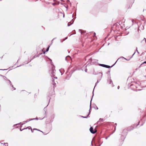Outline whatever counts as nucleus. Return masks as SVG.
I'll list each match as a JSON object with an SVG mask.
<instances>
[{
  "label": "nucleus",
  "instance_id": "33",
  "mask_svg": "<svg viewBox=\"0 0 146 146\" xmlns=\"http://www.w3.org/2000/svg\"><path fill=\"white\" fill-rule=\"evenodd\" d=\"M30 121H31V119H28L27 120H26V121L27 122H28Z\"/></svg>",
  "mask_w": 146,
  "mask_h": 146
},
{
  "label": "nucleus",
  "instance_id": "13",
  "mask_svg": "<svg viewBox=\"0 0 146 146\" xmlns=\"http://www.w3.org/2000/svg\"><path fill=\"white\" fill-rule=\"evenodd\" d=\"M74 21H73V19L70 22H68V26H69L73 24Z\"/></svg>",
  "mask_w": 146,
  "mask_h": 146
},
{
  "label": "nucleus",
  "instance_id": "55",
  "mask_svg": "<svg viewBox=\"0 0 146 146\" xmlns=\"http://www.w3.org/2000/svg\"><path fill=\"white\" fill-rule=\"evenodd\" d=\"M0 76H2V77H3L4 76L2 75H1V74H0Z\"/></svg>",
  "mask_w": 146,
  "mask_h": 146
},
{
  "label": "nucleus",
  "instance_id": "10",
  "mask_svg": "<svg viewBox=\"0 0 146 146\" xmlns=\"http://www.w3.org/2000/svg\"><path fill=\"white\" fill-rule=\"evenodd\" d=\"M100 74H101V78H102L103 75L102 72H97V73H96L94 70L93 72V74L94 75H97Z\"/></svg>",
  "mask_w": 146,
  "mask_h": 146
},
{
  "label": "nucleus",
  "instance_id": "1",
  "mask_svg": "<svg viewBox=\"0 0 146 146\" xmlns=\"http://www.w3.org/2000/svg\"><path fill=\"white\" fill-rule=\"evenodd\" d=\"M6 83L11 87V90L13 91L16 90V88L13 87L12 83L9 80H7Z\"/></svg>",
  "mask_w": 146,
  "mask_h": 146
},
{
  "label": "nucleus",
  "instance_id": "15",
  "mask_svg": "<svg viewBox=\"0 0 146 146\" xmlns=\"http://www.w3.org/2000/svg\"><path fill=\"white\" fill-rule=\"evenodd\" d=\"M108 82L109 84H111L112 87H113L114 86V85L113 84L112 81L111 79H110Z\"/></svg>",
  "mask_w": 146,
  "mask_h": 146
},
{
  "label": "nucleus",
  "instance_id": "2",
  "mask_svg": "<svg viewBox=\"0 0 146 146\" xmlns=\"http://www.w3.org/2000/svg\"><path fill=\"white\" fill-rule=\"evenodd\" d=\"M55 66L54 65L52 66V69L50 72L51 73L50 76L51 77H54L55 76L56 70L55 69Z\"/></svg>",
  "mask_w": 146,
  "mask_h": 146
},
{
  "label": "nucleus",
  "instance_id": "64",
  "mask_svg": "<svg viewBox=\"0 0 146 146\" xmlns=\"http://www.w3.org/2000/svg\"><path fill=\"white\" fill-rule=\"evenodd\" d=\"M119 25H120L121 24V22H119Z\"/></svg>",
  "mask_w": 146,
  "mask_h": 146
},
{
  "label": "nucleus",
  "instance_id": "51",
  "mask_svg": "<svg viewBox=\"0 0 146 146\" xmlns=\"http://www.w3.org/2000/svg\"><path fill=\"white\" fill-rule=\"evenodd\" d=\"M136 51L137 52L138 51L137 50V47L136 48Z\"/></svg>",
  "mask_w": 146,
  "mask_h": 146
},
{
  "label": "nucleus",
  "instance_id": "21",
  "mask_svg": "<svg viewBox=\"0 0 146 146\" xmlns=\"http://www.w3.org/2000/svg\"><path fill=\"white\" fill-rule=\"evenodd\" d=\"M104 120L102 118H100L99 121L97 122V123H98L99 122H103Z\"/></svg>",
  "mask_w": 146,
  "mask_h": 146
},
{
  "label": "nucleus",
  "instance_id": "47",
  "mask_svg": "<svg viewBox=\"0 0 146 146\" xmlns=\"http://www.w3.org/2000/svg\"><path fill=\"white\" fill-rule=\"evenodd\" d=\"M31 131L32 132V133H33V130H33L32 129V128L31 129Z\"/></svg>",
  "mask_w": 146,
  "mask_h": 146
},
{
  "label": "nucleus",
  "instance_id": "60",
  "mask_svg": "<svg viewBox=\"0 0 146 146\" xmlns=\"http://www.w3.org/2000/svg\"><path fill=\"white\" fill-rule=\"evenodd\" d=\"M110 72V71L109 70V71H108V73H109V72Z\"/></svg>",
  "mask_w": 146,
  "mask_h": 146
},
{
  "label": "nucleus",
  "instance_id": "8",
  "mask_svg": "<svg viewBox=\"0 0 146 146\" xmlns=\"http://www.w3.org/2000/svg\"><path fill=\"white\" fill-rule=\"evenodd\" d=\"M90 132L92 134L95 133L97 131V130H93V127H91L90 128Z\"/></svg>",
  "mask_w": 146,
  "mask_h": 146
},
{
  "label": "nucleus",
  "instance_id": "7",
  "mask_svg": "<svg viewBox=\"0 0 146 146\" xmlns=\"http://www.w3.org/2000/svg\"><path fill=\"white\" fill-rule=\"evenodd\" d=\"M126 135H125L123 134L121 135V142H122V143H123L124 142V140H125V137Z\"/></svg>",
  "mask_w": 146,
  "mask_h": 146
},
{
  "label": "nucleus",
  "instance_id": "3",
  "mask_svg": "<svg viewBox=\"0 0 146 146\" xmlns=\"http://www.w3.org/2000/svg\"><path fill=\"white\" fill-rule=\"evenodd\" d=\"M89 62H90V64H92L97 63L98 60L95 59H92L90 58L89 59Z\"/></svg>",
  "mask_w": 146,
  "mask_h": 146
},
{
  "label": "nucleus",
  "instance_id": "48",
  "mask_svg": "<svg viewBox=\"0 0 146 146\" xmlns=\"http://www.w3.org/2000/svg\"><path fill=\"white\" fill-rule=\"evenodd\" d=\"M68 38V37H66L63 40L64 41L66 39Z\"/></svg>",
  "mask_w": 146,
  "mask_h": 146
},
{
  "label": "nucleus",
  "instance_id": "23",
  "mask_svg": "<svg viewBox=\"0 0 146 146\" xmlns=\"http://www.w3.org/2000/svg\"><path fill=\"white\" fill-rule=\"evenodd\" d=\"M50 45H49V46H48V48H46V51H45V52H43V53H44H44H45V52H47V51H48V50H49V47H50Z\"/></svg>",
  "mask_w": 146,
  "mask_h": 146
},
{
  "label": "nucleus",
  "instance_id": "16",
  "mask_svg": "<svg viewBox=\"0 0 146 146\" xmlns=\"http://www.w3.org/2000/svg\"><path fill=\"white\" fill-rule=\"evenodd\" d=\"M54 115H53L51 117L52 119L50 120L49 121V123H51L52 121H53V119H54Z\"/></svg>",
  "mask_w": 146,
  "mask_h": 146
},
{
  "label": "nucleus",
  "instance_id": "44",
  "mask_svg": "<svg viewBox=\"0 0 146 146\" xmlns=\"http://www.w3.org/2000/svg\"><path fill=\"white\" fill-rule=\"evenodd\" d=\"M7 70V69H0V70Z\"/></svg>",
  "mask_w": 146,
  "mask_h": 146
},
{
  "label": "nucleus",
  "instance_id": "38",
  "mask_svg": "<svg viewBox=\"0 0 146 146\" xmlns=\"http://www.w3.org/2000/svg\"><path fill=\"white\" fill-rule=\"evenodd\" d=\"M7 143H5L4 144V145H5V146H6V145L7 144V146H8V145H7Z\"/></svg>",
  "mask_w": 146,
  "mask_h": 146
},
{
  "label": "nucleus",
  "instance_id": "49",
  "mask_svg": "<svg viewBox=\"0 0 146 146\" xmlns=\"http://www.w3.org/2000/svg\"><path fill=\"white\" fill-rule=\"evenodd\" d=\"M145 40V42L146 43V39L144 38V39L143 40Z\"/></svg>",
  "mask_w": 146,
  "mask_h": 146
},
{
  "label": "nucleus",
  "instance_id": "25",
  "mask_svg": "<svg viewBox=\"0 0 146 146\" xmlns=\"http://www.w3.org/2000/svg\"><path fill=\"white\" fill-rule=\"evenodd\" d=\"M21 123H21H18V124H15V125H13V126L14 127L15 126H16V127L17 128H18V127H19V126H17V125H19L20 123Z\"/></svg>",
  "mask_w": 146,
  "mask_h": 146
},
{
  "label": "nucleus",
  "instance_id": "35",
  "mask_svg": "<svg viewBox=\"0 0 146 146\" xmlns=\"http://www.w3.org/2000/svg\"><path fill=\"white\" fill-rule=\"evenodd\" d=\"M122 58H124V59H125V60H127V61H129V60L130 59H127L125 58H124V57H122Z\"/></svg>",
  "mask_w": 146,
  "mask_h": 146
},
{
  "label": "nucleus",
  "instance_id": "5",
  "mask_svg": "<svg viewBox=\"0 0 146 146\" xmlns=\"http://www.w3.org/2000/svg\"><path fill=\"white\" fill-rule=\"evenodd\" d=\"M93 96H94V94H93V96H92V98H91V101H90V110H89V113H88L87 115L86 116H84V118H88V117L89 115L90 114V108H91V101H92V98H93Z\"/></svg>",
  "mask_w": 146,
  "mask_h": 146
},
{
  "label": "nucleus",
  "instance_id": "14",
  "mask_svg": "<svg viewBox=\"0 0 146 146\" xmlns=\"http://www.w3.org/2000/svg\"><path fill=\"white\" fill-rule=\"evenodd\" d=\"M134 128V127L133 126H131L127 128V131H130L133 130Z\"/></svg>",
  "mask_w": 146,
  "mask_h": 146
},
{
  "label": "nucleus",
  "instance_id": "59",
  "mask_svg": "<svg viewBox=\"0 0 146 146\" xmlns=\"http://www.w3.org/2000/svg\"><path fill=\"white\" fill-rule=\"evenodd\" d=\"M19 60V59L18 60V61H17V62L16 63H18V61Z\"/></svg>",
  "mask_w": 146,
  "mask_h": 146
},
{
  "label": "nucleus",
  "instance_id": "41",
  "mask_svg": "<svg viewBox=\"0 0 146 146\" xmlns=\"http://www.w3.org/2000/svg\"><path fill=\"white\" fill-rule=\"evenodd\" d=\"M144 64H146V61L144 62L142 64H141V65Z\"/></svg>",
  "mask_w": 146,
  "mask_h": 146
},
{
  "label": "nucleus",
  "instance_id": "43",
  "mask_svg": "<svg viewBox=\"0 0 146 146\" xmlns=\"http://www.w3.org/2000/svg\"><path fill=\"white\" fill-rule=\"evenodd\" d=\"M31 119V121L35 120V118H32V119Z\"/></svg>",
  "mask_w": 146,
  "mask_h": 146
},
{
  "label": "nucleus",
  "instance_id": "27",
  "mask_svg": "<svg viewBox=\"0 0 146 146\" xmlns=\"http://www.w3.org/2000/svg\"><path fill=\"white\" fill-rule=\"evenodd\" d=\"M33 130H37V131H40L41 132H42V133H43V132L42 131H40V130H39V129H36V128H34V129H33Z\"/></svg>",
  "mask_w": 146,
  "mask_h": 146
},
{
  "label": "nucleus",
  "instance_id": "37",
  "mask_svg": "<svg viewBox=\"0 0 146 146\" xmlns=\"http://www.w3.org/2000/svg\"><path fill=\"white\" fill-rule=\"evenodd\" d=\"M60 13L61 14H63V17L64 18V13H62V12H60Z\"/></svg>",
  "mask_w": 146,
  "mask_h": 146
},
{
  "label": "nucleus",
  "instance_id": "39",
  "mask_svg": "<svg viewBox=\"0 0 146 146\" xmlns=\"http://www.w3.org/2000/svg\"><path fill=\"white\" fill-rule=\"evenodd\" d=\"M24 122V123H23V124H22V125H23V124H25V123H27V121H24V122Z\"/></svg>",
  "mask_w": 146,
  "mask_h": 146
},
{
  "label": "nucleus",
  "instance_id": "56",
  "mask_svg": "<svg viewBox=\"0 0 146 146\" xmlns=\"http://www.w3.org/2000/svg\"><path fill=\"white\" fill-rule=\"evenodd\" d=\"M96 110H98V108L96 106Z\"/></svg>",
  "mask_w": 146,
  "mask_h": 146
},
{
  "label": "nucleus",
  "instance_id": "30",
  "mask_svg": "<svg viewBox=\"0 0 146 146\" xmlns=\"http://www.w3.org/2000/svg\"><path fill=\"white\" fill-rule=\"evenodd\" d=\"M26 128V129H31L32 128L31 127L29 126V127H27L26 128Z\"/></svg>",
  "mask_w": 146,
  "mask_h": 146
},
{
  "label": "nucleus",
  "instance_id": "20",
  "mask_svg": "<svg viewBox=\"0 0 146 146\" xmlns=\"http://www.w3.org/2000/svg\"><path fill=\"white\" fill-rule=\"evenodd\" d=\"M67 58H68V60H70L71 59V57L70 56H67L65 58V60L67 61H68V59Z\"/></svg>",
  "mask_w": 146,
  "mask_h": 146
},
{
  "label": "nucleus",
  "instance_id": "53",
  "mask_svg": "<svg viewBox=\"0 0 146 146\" xmlns=\"http://www.w3.org/2000/svg\"><path fill=\"white\" fill-rule=\"evenodd\" d=\"M80 116L81 117H83V118H84V116H81V115Z\"/></svg>",
  "mask_w": 146,
  "mask_h": 146
},
{
  "label": "nucleus",
  "instance_id": "52",
  "mask_svg": "<svg viewBox=\"0 0 146 146\" xmlns=\"http://www.w3.org/2000/svg\"><path fill=\"white\" fill-rule=\"evenodd\" d=\"M119 86H118L117 87V89H119Z\"/></svg>",
  "mask_w": 146,
  "mask_h": 146
},
{
  "label": "nucleus",
  "instance_id": "62",
  "mask_svg": "<svg viewBox=\"0 0 146 146\" xmlns=\"http://www.w3.org/2000/svg\"><path fill=\"white\" fill-rule=\"evenodd\" d=\"M137 53L138 54H139V52L138 51H137Z\"/></svg>",
  "mask_w": 146,
  "mask_h": 146
},
{
  "label": "nucleus",
  "instance_id": "32",
  "mask_svg": "<svg viewBox=\"0 0 146 146\" xmlns=\"http://www.w3.org/2000/svg\"><path fill=\"white\" fill-rule=\"evenodd\" d=\"M99 65L100 66L103 67L104 64H99Z\"/></svg>",
  "mask_w": 146,
  "mask_h": 146
},
{
  "label": "nucleus",
  "instance_id": "58",
  "mask_svg": "<svg viewBox=\"0 0 146 146\" xmlns=\"http://www.w3.org/2000/svg\"><path fill=\"white\" fill-rule=\"evenodd\" d=\"M143 125V124H141L140 125L141 126Z\"/></svg>",
  "mask_w": 146,
  "mask_h": 146
},
{
  "label": "nucleus",
  "instance_id": "34",
  "mask_svg": "<svg viewBox=\"0 0 146 146\" xmlns=\"http://www.w3.org/2000/svg\"><path fill=\"white\" fill-rule=\"evenodd\" d=\"M25 129H26V128H24L23 129H21H21H20V131H23V130H24Z\"/></svg>",
  "mask_w": 146,
  "mask_h": 146
},
{
  "label": "nucleus",
  "instance_id": "31",
  "mask_svg": "<svg viewBox=\"0 0 146 146\" xmlns=\"http://www.w3.org/2000/svg\"><path fill=\"white\" fill-rule=\"evenodd\" d=\"M66 2L67 3H70V5H71V3H70V1L69 0H67Z\"/></svg>",
  "mask_w": 146,
  "mask_h": 146
},
{
  "label": "nucleus",
  "instance_id": "54",
  "mask_svg": "<svg viewBox=\"0 0 146 146\" xmlns=\"http://www.w3.org/2000/svg\"><path fill=\"white\" fill-rule=\"evenodd\" d=\"M115 129H116V127H115V128H114V131H115Z\"/></svg>",
  "mask_w": 146,
  "mask_h": 146
},
{
  "label": "nucleus",
  "instance_id": "24",
  "mask_svg": "<svg viewBox=\"0 0 146 146\" xmlns=\"http://www.w3.org/2000/svg\"><path fill=\"white\" fill-rule=\"evenodd\" d=\"M89 64H88L87 65H86L85 67L84 68H86V69H85V72H87V69L86 68V67L88 66L89 65Z\"/></svg>",
  "mask_w": 146,
  "mask_h": 146
},
{
  "label": "nucleus",
  "instance_id": "4",
  "mask_svg": "<svg viewBox=\"0 0 146 146\" xmlns=\"http://www.w3.org/2000/svg\"><path fill=\"white\" fill-rule=\"evenodd\" d=\"M37 57V56H36V57ZM36 57V56H34L33 57V58L31 59L29 61H27V62L26 63H25V62H24L23 63V64H21L19 66H17L16 68H17V67H19L21 66H22L23 65H24V64H28L29 62H30L32 60H33V59H34V58H35Z\"/></svg>",
  "mask_w": 146,
  "mask_h": 146
},
{
  "label": "nucleus",
  "instance_id": "40",
  "mask_svg": "<svg viewBox=\"0 0 146 146\" xmlns=\"http://www.w3.org/2000/svg\"><path fill=\"white\" fill-rule=\"evenodd\" d=\"M59 71H60V73H61V75H62L63 74V73H62L60 70H59Z\"/></svg>",
  "mask_w": 146,
  "mask_h": 146
},
{
  "label": "nucleus",
  "instance_id": "19",
  "mask_svg": "<svg viewBox=\"0 0 146 146\" xmlns=\"http://www.w3.org/2000/svg\"><path fill=\"white\" fill-rule=\"evenodd\" d=\"M79 31L80 32L81 34H82L83 33H86V31H81V29H79Z\"/></svg>",
  "mask_w": 146,
  "mask_h": 146
},
{
  "label": "nucleus",
  "instance_id": "29",
  "mask_svg": "<svg viewBox=\"0 0 146 146\" xmlns=\"http://www.w3.org/2000/svg\"><path fill=\"white\" fill-rule=\"evenodd\" d=\"M3 77H4V79L5 80V82H7V80H8V79H7V78L6 77H5V76H3Z\"/></svg>",
  "mask_w": 146,
  "mask_h": 146
},
{
  "label": "nucleus",
  "instance_id": "42",
  "mask_svg": "<svg viewBox=\"0 0 146 146\" xmlns=\"http://www.w3.org/2000/svg\"><path fill=\"white\" fill-rule=\"evenodd\" d=\"M31 119V121L35 120V118H32V119Z\"/></svg>",
  "mask_w": 146,
  "mask_h": 146
},
{
  "label": "nucleus",
  "instance_id": "11",
  "mask_svg": "<svg viewBox=\"0 0 146 146\" xmlns=\"http://www.w3.org/2000/svg\"><path fill=\"white\" fill-rule=\"evenodd\" d=\"M127 130L126 129H123V131H122V134L125 135H126L127 134Z\"/></svg>",
  "mask_w": 146,
  "mask_h": 146
},
{
  "label": "nucleus",
  "instance_id": "57",
  "mask_svg": "<svg viewBox=\"0 0 146 146\" xmlns=\"http://www.w3.org/2000/svg\"><path fill=\"white\" fill-rule=\"evenodd\" d=\"M135 25H136V26H137L138 27V25H137V24H135Z\"/></svg>",
  "mask_w": 146,
  "mask_h": 146
},
{
  "label": "nucleus",
  "instance_id": "17",
  "mask_svg": "<svg viewBox=\"0 0 146 146\" xmlns=\"http://www.w3.org/2000/svg\"><path fill=\"white\" fill-rule=\"evenodd\" d=\"M101 80V79L99 80H98L97 82H96V83L95 84V86L94 87V88L93 89V94H92V95H93V94L94 95V89L95 88V87H96V85H97V84L99 82V81H100Z\"/></svg>",
  "mask_w": 146,
  "mask_h": 146
},
{
  "label": "nucleus",
  "instance_id": "36",
  "mask_svg": "<svg viewBox=\"0 0 146 146\" xmlns=\"http://www.w3.org/2000/svg\"><path fill=\"white\" fill-rule=\"evenodd\" d=\"M135 52L133 53V55H132V56L130 57V58H132L133 56V55L135 54Z\"/></svg>",
  "mask_w": 146,
  "mask_h": 146
},
{
  "label": "nucleus",
  "instance_id": "46",
  "mask_svg": "<svg viewBox=\"0 0 146 146\" xmlns=\"http://www.w3.org/2000/svg\"><path fill=\"white\" fill-rule=\"evenodd\" d=\"M96 34L95 33H94V37L96 36Z\"/></svg>",
  "mask_w": 146,
  "mask_h": 146
},
{
  "label": "nucleus",
  "instance_id": "28",
  "mask_svg": "<svg viewBox=\"0 0 146 146\" xmlns=\"http://www.w3.org/2000/svg\"><path fill=\"white\" fill-rule=\"evenodd\" d=\"M56 38L55 37V38H53L52 40H51V44L50 45H51L52 44V43H53V41Z\"/></svg>",
  "mask_w": 146,
  "mask_h": 146
},
{
  "label": "nucleus",
  "instance_id": "22",
  "mask_svg": "<svg viewBox=\"0 0 146 146\" xmlns=\"http://www.w3.org/2000/svg\"><path fill=\"white\" fill-rule=\"evenodd\" d=\"M45 114H46L41 119L40 118H38V119L42 120L44 118H45L46 117V111H45Z\"/></svg>",
  "mask_w": 146,
  "mask_h": 146
},
{
  "label": "nucleus",
  "instance_id": "12",
  "mask_svg": "<svg viewBox=\"0 0 146 146\" xmlns=\"http://www.w3.org/2000/svg\"><path fill=\"white\" fill-rule=\"evenodd\" d=\"M57 77H55V76L54 77H52V82H53V84L54 85H55L56 84L54 82V79H57Z\"/></svg>",
  "mask_w": 146,
  "mask_h": 146
},
{
  "label": "nucleus",
  "instance_id": "63",
  "mask_svg": "<svg viewBox=\"0 0 146 146\" xmlns=\"http://www.w3.org/2000/svg\"><path fill=\"white\" fill-rule=\"evenodd\" d=\"M133 85V84H131V85H130V86H132Z\"/></svg>",
  "mask_w": 146,
  "mask_h": 146
},
{
  "label": "nucleus",
  "instance_id": "45",
  "mask_svg": "<svg viewBox=\"0 0 146 146\" xmlns=\"http://www.w3.org/2000/svg\"><path fill=\"white\" fill-rule=\"evenodd\" d=\"M35 120H38V117H36L35 118Z\"/></svg>",
  "mask_w": 146,
  "mask_h": 146
},
{
  "label": "nucleus",
  "instance_id": "18",
  "mask_svg": "<svg viewBox=\"0 0 146 146\" xmlns=\"http://www.w3.org/2000/svg\"><path fill=\"white\" fill-rule=\"evenodd\" d=\"M71 76V74H68L67 76L66 77V79L67 80H69L70 77Z\"/></svg>",
  "mask_w": 146,
  "mask_h": 146
},
{
  "label": "nucleus",
  "instance_id": "61",
  "mask_svg": "<svg viewBox=\"0 0 146 146\" xmlns=\"http://www.w3.org/2000/svg\"><path fill=\"white\" fill-rule=\"evenodd\" d=\"M91 145H93V144H92V141L91 142Z\"/></svg>",
  "mask_w": 146,
  "mask_h": 146
},
{
  "label": "nucleus",
  "instance_id": "26",
  "mask_svg": "<svg viewBox=\"0 0 146 146\" xmlns=\"http://www.w3.org/2000/svg\"><path fill=\"white\" fill-rule=\"evenodd\" d=\"M139 123L140 121H139L138 124L136 125L135 124H134V126L135 127H136L139 124Z\"/></svg>",
  "mask_w": 146,
  "mask_h": 146
},
{
  "label": "nucleus",
  "instance_id": "50",
  "mask_svg": "<svg viewBox=\"0 0 146 146\" xmlns=\"http://www.w3.org/2000/svg\"><path fill=\"white\" fill-rule=\"evenodd\" d=\"M133 21H133V20H132V21H132V25H133Z\"/></svg>",
  "mask_w": 146,
  "mask_h": 146
},
{
  "label": "nucleus",
  "instance_id": "9",
  "mask_svg": "<svg viewBox=\"0 0 146 146\" xmlns=\"http://www.w3.org/2000/svg\"><path fill=\"white\" fill-rule=\"evenodd\" d=\"M144 29V27L143 25L141 24L139 27L138 28V31L139 30H143Z\"/></svg>",
  "mask_w": 146,
  "mask_h": 146
},
{
  "label": "nucleus",
  "instance_id": "6",
  "mask_svg": "<svg viewBox=\"0 0 146 146\" xmlns=\"http://www.w3.org/2000/svg\"><path fill=\"white\" fill-rule=\"evenodd\" d=\"M119 59L118 58L117 60L116 61V62H115V63L112 66H110L108 65H105V64H104V65H103V67H105V68H110L112 67L117 62V60Z\"/></svg>",
  "mask_w": 146,
  "mask_h": 146
}]
</instances>
